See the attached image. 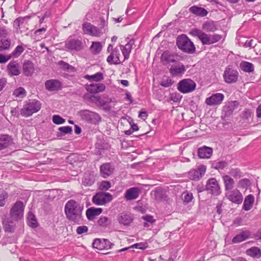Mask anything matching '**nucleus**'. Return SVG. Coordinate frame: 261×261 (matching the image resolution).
Segmentation results:
<instances>
[{"label":"nucleus","instance_id":"nucleus-45","mask_svg":"<svg viewBox=\"0 0 261 261\" xmlns=\"http://www.w3.org/2000/svg\"><path fill=\"white\" fill-rule=\"evenodd\" d=\"M83 99L90 102H95L96 99H99V96H95L89 92L84 94L83 96Z\"/></svg>","mask_w":261,"mask_h":261},{"label":"nucleus","instance_id":"nucleus-10","mask_svg":"<svg viewBox=\"0 0 261 261\" xmlns=\"http://www.w3.org/2000/svg\"><path fill=\"white\" fill-rule=\"evenodd\" d=\"M206 190L214 195H218L221 193L220 187L218 181L215 178H211L207 180L206 185Z\"/></svg>","mask_w":261,"mask_h":261},{"label":"nucleus","instance_id":"nucleus-64","mask_svg":"<svg viewBox=\"0 0 261 261\" xmlns=\"http://www.w3.org/2000/svg\"><path fill=\"white\" fill-rule=\"evenodd\" d=\"M7 197V194L6 193L0 195V206H4L5 205V200Z\"/></svg>","mask_w":261,"mask_h":261},{"label":"nucleus","instance_id":"nucleus-3","mask_svg":"<svg viewBox=\"0 0 261 261\" xmlns=\"http://www.w3.org/2000/svg\"><path fill=\"white\" fill-rule=\"evenodd\" d=\"M176 45L179 49L185 53L193 54L195 51L194 43L186 35L182 34L177 37Z\"/></svg>","mask_w":261,"mask_h":261},{"label":"nucleus","instance_id":"nucleus-55","mask_svg":"<svg viewBox=\"0 0 261 261\" xmlns=\"http://www.w3.org/2000/svg\"><path fill=\"white\" fill-rule=\"evenodd\" d=\"M53 122L56 124H61L65 122V120L60 116L55 115L53 117Z\"/></svg>","mask_w":261,"mask_h":261},{"label":"nucleus","instance_id":"nucleus-46","mask_svg":"<svg viewBox=\"0 0 261 261\" xmlns=\"http://www.w3.org/2000/svg\"><path fill=\"white\" fill-rule=\"evenodd\" d=\"M228 166V163L225 161L214 162L212 167L217 170H223Z\"/></svg>","mask_w":261,"mask_h":261},{"label":"nucleus","instance_id":"nucleus-2","mask_svg":"<svg viewBox=\"0 0 261 261\" xmlns=\"http://www.w3.org/2000/svg\"><path fill=\"white\" fill-rule=\"evenodd\" d=\"M190 34L194 36H196L201 41L203 45H210L220 41L222 36L219 34H207L198 29H193Z\"/></svg>","mask_w":261,"mask_h":261},{"label":"nucleus","instance_id":"nucleus-15","mask_svg":"<svg viewBox=\"0 0 261 261\" xmlns=\"http://www.w3.org/2000/svg\"><path fill=\"white\" fill-rule=\"evenodd\" d=\"M79 114L82 119L87 121L92 122L100 119V117L98 114L88 110H81Z\"/></svg>","mask_w":261,"mask_h":261},{"label":"nucleus","instance_id":"nucleus-5","mask_svg":"<svg viewBox=\"0 0 261 261\" xmlns=\"http://www.w3.org/2000/svg\"><path fill=\"white\" fill-rule=\"evenodd\" d=\"M24 208V205L22 201H16L10 210V217L15 221L21 219L23 216Z\"/></svg>","mask_w":261,"mask_h":261},{"label":"nucleus","instance_id":"nucleus-29","mask_svg":"<svg viewBox=\"0 0 261 261\" xmlns=\"http://www.w3.org/2000/svg\"><path fill=\"white\" fill-rule=\"evenodd\" d=\"M222 179L224 185L225 190L227 192L232 190L234 187V179L228 175H224Z\"/></svg>","mask_w":261,"mask_h":261},{"label":"nucleus","instance_id":"nucleus-38","mask_svg":"<svg viewBox=\"0 0 261 261\" xmlns=\"http://www.w3.org/2000/svg\"><path fill=\"white\" fill-rule=\"evenodd\" d=\"M59 132H58L57 136L58 137H61L66 134H71L72 132V128L71 126H62L58 128Z\"/></svg>","mask_w":261,"mask_h":261},{"label":"nucleus","instance_id":"nucleus-21","mask_svg":"<svg viewBox=\"0 0 261 261\" xmlns=\"http://www.w3.org/2000/svg\"><path fill=\"white\" fill-rule=\"evenodd\" d=\"M85 89L91 94H95L99 92H103L106 89V86L101 83L99 84H91L85 85Z\"/></svg>","mask_w":261,"mask_h":261},{"label":"nucleus","instance_id":"nucleus-57","mask_svg":"<svg viewBox=\"0 0 261 261\" xmlns=\"http://www.w3.org/2000/svg\"><path fill=\"white\" fill-rule=\"evenodd\" d=\"M253 115V114L251 110L249 109H246L242 113V118L244 119L248 120L249 118H251Z\"/></svg>","mask_w":261,"mask_h":261},{"label":"nucleus","instance_id":"nucleus-63","mask_svg":"<svg viewBox=\"0 0 261 261\" xmlns=\"http://www.w3.org/2000/svg\"><path fill=\"white\" fill-rule=\"evenodd\" d=\"M184 201L186 203H189L191 202L193 198V194L191 193H187L186 194H184Z\"/></svg>","mask_w":261,"mask_h":261},{"label":"nucleus","instance_id":"nucleus-16","mask_svg":"<svg viewBox=\"0 0 261 261\" xmlns=\"http://www.w3.org/2000/svg\"><path fill=\"white\" fill-rule=\"evenodd\" d=\"M11 217H6L3 219L2 224L3 228L6 232L13 233L16 229V222Z\"/></svg>","mask_w":261,"mask_h":261},{"label":"nucleus","instance_id":"nucleus-40","mask_svg":"<svg viewBox=\"0 0 261 261\" xmlns=\"http://www.w3.org/2000/svg\"><path fill=\"white\" fill-rule=\"evenodd\" d=\"M102 48L100 42H93L90 46V50L93 54L97 55L100 53Z\"/></svg>","mask_w":261,"mask_h":261},{"label":"nucleus","instance_id":"nucleus-37","mask_svg":"<svg viewBox=\"0 0 261 261\" xmlns=\"http://www.w3.org/2000/svg\"><path fill=\"white\" fill-rule=\"evenodd\" d=\"M85 78L90 81H94L98 82L102 81L103 79V75L101 72H97L93 75H86Z\"/></svg>","mask_w":261,"mask_h":261},{"label":"nucleus","instance_id":"nucleus-62","mask_svg":"<svg viewBox=\"0 0 261 261\" xmlns=\"http://www.w3.org/2000/svg\"><path fill=\"white\" fill-rule=\"evenodd\" d=\"M154 197L156 199H160L162 198V190L160 188H156L153 191Z\"/></svg>","mask_w":261,"mask_h":261},{"label":"nucleus","instance_id":"nucleus-35","mask_svg":"<svg viewBox=\"0 0 261 261\" xmlns=\"http://www.w3.org/2000/svg\"><path fill=\"white\" fill-rule=\"evenodd\" d=\"M241 69L246 72H252L254 71V65L250 62L243 61L240 63Z\"/></svg>","mask_w":261,"mask_h":261},{"label":"nucleus","instance_id":"nucleus-39","mask_svg":"<svg viewBox=\"0 0 261 261\" xmlns=\"http://www.w3.org/2000/svg\"><path fill=\"white\" fill-rule=\"evenodd\" d=\"M10 143V138L8 135L0 136V150L7 147Z\"/></svg>","mask_w":261,"mask_h":261},{"label":"nucleus","instance_id":"nucleus-23","mask_svg":"<svg viewBox=\"0 0 261 261\" xmlns=\"http://www.w3.org/2000/svg\"><path fill=\"white\" fill-rule=\"evenodd\" d=\"M46 89L49 91H58L61 89V83L57 80H48L45 83Z\"/></svg>","mask_w":261,"mask_h":261},{"label":"nucleus","instance_id":"nucleus-33","mask_svg":"<svg viewBox=\"0 0 261 261\" xmlns=\"http://www.w3.org/2000/svg\"><path fill=\"white\" fill-rule=\"evenodd\" d=\"M254 202V196L251 194L248 195L245 198L243 207V209L246 211L251 210L253 206Z\"/></svg>","mask_w":261,"mask_h":261},{"label":"nucleus","instance_id":"nucleus-47","mask_svg":"<svg viewBox=\"0 0 261 261\" xmlns=\"http://www.w3.org/2000/svg\"><path fill=\"white\" fill-rule=\"evenodd\" d=\"M13 94L16 97L23 98L26 95V91L23 88L20 87L16 89Z\"/></svg>","mask_w":261,"mask_h":261},{"label":"nucleus","instance_id":"nucleus-9","mask_svg":"<svg viewBox=\"0 0 261 261\" xmlns=\"http://www.w3.org/2000/svg\"><path fill=\"white\" fill-rule=\"evenodd\" d=\"M83 30L84 34L95 37H100L102 35V29H99L97 27L90 23L85 22L83 24Z\"/></svg>","mask_w":261,"mask_h":261},{"label":"nucleus","instance_id":"nucleus-28","mask_svg":"<svg viewBox=\"0 0 261 261\" xmlns=\"http://www.w3.org/2000/svg\"><path fill=\"white\" fill-rule=\"evenodd\" d=\"M22 70L26 76H31L34 71V66L33 62L30 61H25L22 65Z\"/></svg>","mask_w":261,"mask_h":261},{"label":"nucleus","instance_id":"nucleus-54","mask_svg":"<svg viewBox=\"0 0 261 261\" xmlns=\"http://www.w3.org/2000/svg\"><path fill=\"white\" fill-rule=\"evenodd\" d=\"M111 187V184L109 181H102L100 183L99 189L100 190H108Z\"/></svg>","mask_w":261,"mask_h":261},{"label":"nucleus","instance_id":"nucleus-41","mask_svg":"<svg viewBox=\"0 0 261 261\" xmlns=\"http://www.w3.org/2000/svg\"><path fill=\"white\" fill-rule=\"evenodd\" d=\"M27 219L28 225L30 227L32 228H36L38 226L37 219H36L35 216L33 214L32 212H30L28 213Z\"/></svg>","mask_w":261,"mask_h":261},{"label":"nucleus","instance_id":"nucleus-50","mask_svg":"<svg viewBox=\"0 0 261 261\" xmlns=\"http://www.w3.org/2000/svg\"><path fill=\"white\" fill-rule=\"evenodd\" d=\"M174 83L173 81L170 77L163 78L160 82V85L164 87H171Z\"/></svg>","mask_w":261,"mask_h":261},{"label":"nucleus","instance_id":"nucleus-59","mask_svg":"<svg viewBox=\"0 0 261 261\" xmlns=\"http://www.w3.org/2000/svg\"><path fill=\"white\" fill-rule=\"evenodd\" d=\"M11 58H12L10 54L5 55L1 54H0V63H1V64L6 63Z\"/></svg>","mask_w":261,"mask_h":261},{"label":"nucleus","instance_id":"nucleus-53","mask_svg":"<svg viewBox=\"0 0 261 261\" xmlns=\"http://www.w3.org/2000/svg\"><path fill=\"white\" fill-rule=\"evenodd\" d=\"M229 173L236 178H239L242 176L240 170L238 168L231 169Z\"/></svg>","mask_w":261,"mask_h":261},{"label":"nucleus","instance_id":"nucleus-4","mask_svg":"<svg viewBox=\"0 0 261 261\" xmlns=\"http://www.w3.org/2000/svg\"><path fill=\"white\" fill-rule=\"evenodd\" d=\"M41 107V104L39 101L34 99L26 101L23 107L20 111V114L25 117L31 116L33 113L39 111Z\"/></svg>","mask_w":261,"mask_h":261},{"label":"nucleus","instance_id":"nucleus-44","mask_svg":"<svg viewBox=\"0 0 261 261\" xmlns=\"http://www.w3.org/2000/svg\"><path fill=\"white\" fill-rule=\"evenodd\" d=\"M111 223V220L106 216H101L97 221V224L100 226L107 227Z\"/></svg>","mask_w":261,"mask_h":261},{"label":"nucleus","instance_id":"nucleus-34","mask_svg":"<svg viewBox=\"0 0 261 261\" xmlns=\"http://www.w3.org/2000/svg\"><path fill=\"white\" fill-rule=\"evenodd\" d=\"M189 10L190 12L200 17L205 16L208 13L207 11L204 8L198 7L196 6H192L189 9Z\"/></svg>","mask_w":261,"mask_h":261},{"label":"nucleus","instance_id":"nucleus-56","mask_svg":"<svg viewBox=\"0 0 261 261\" xmlns=\"http://www.w3.org/2000/svg\"><path fill=\"white\" fill-rule=\"evenodd\" d=\"M170 99L173 102H179L181 99V96L179 93H173L170 94Z\"/></svg>","mask_w":261,"mask_h":261},{"label":"nucleus","instance_id":"nucleus-13","mask_svg":"<svg viewBox=\"0 0 261 261\" xmlns=\"http://www.w3.org/2000/svg\"><path fill=\"white\" fill-rule=\"evenodd\" d=\"M92 245L93 248L102 250L111 249L114 245L107 239H96L93 242Z\"/></svg>","mask_w":261,"mask_h":261},{"label":"nucleus","instance_id":"nucleus-12","mask_svg":"<svg viewBox=\"0 0 261 261\" xmlns=\"http://www.w3.org/2000/svg\"><path fill=\"white\" fill-rule=\"evenodd\" d=\"M224 79L227 83H236L238 77V72L237 70L227 68L223 74Z\"/></svg>","mask_w":261,"mask_h":261},{"label":"nucleus","instance_id":"nucleus-52","mask_svg":"<svg viewBox=\"0 0 261 261\" xmlns=\"http://www.w3.org/2000/svg\"><path fill=\"white\" fill-rule=\"evenodd\" d=\"M250 185V180L247 178L241 179L238 184V187L242 188H247Z\"/></svg>","mask_w":261,"mask_h":261},{"label":"nucleus","instance_id":"nucleus-26","mask_svg":"<svg viewBox=\"0 0 261 261\" xmlns=\"http://www.w3.org/2000/svg\"><path fill=\"white\" fill-rule=\"evenodd\" d=\"M133 220V218L129 214L121 213L117 217V221L119 223L125 226L129 225Z\"/></svg>","mask_w":261,"mask_h":261},{"label":"nucleus","instance_id":"nucleus-25","mask_svg":"<svg viewBox=\"0 0 261 261\" xmlns=\"http://www.w3.org/2000/svg\"><path fill=\"white\" fill-rule=\"evenodd\" d=\"M170 74L174 76H181L186 71V68L182 64L172 66L169 69Z\"/></svg>","mask_w":261,"mask_h":261},{"label":"nucleus","instance_id":"nucleus-7","mask_svg":"<svg viewBox=\"0 0 261 261\" xmlns=\"http://www.w3.org/2000/svg\"><path fill=\"white\" fill-rule=\"evenodd\" d=\"M113 199L112 195L107 192H100L96 193L92 198V202L97 205H105Z\"/></svg>","mask_w":261,"mask_h":261},{"label":"nucleus","instance_id":"nucleus-18","mask_svg":"<svg viewBox=\"0 0 261 261\" xmlns=\"http://www.w3.org/2000/svg\"><path fill=\"white\" fill-rule=\"evenodd\" d=\"M224 98L223 94L218 93L206 98L205 102L208 106L218 105L222 102Z\"/></svg>","mask_w":261,"mask_h":261},{"label":"nucleus","instance_id":"nucleus-32","mask_svg":"<svg viewBox=\"0 0 261 261\" xmlns=\"http://www.w3.org/2000/svg\"><path fill=\"white\" fill-rule=\"evenodd\" d=\"M134 40L130 39L124 46H121V49L124 56V60L127 59L129 58V54L132 50V46L134 45Z\"/></svg>","mask_w":261,"mask_h":261},{"label":"nucleus","instance_id":"nucleus-43","mask_svg":"<svg viewBox=\"0 0 261 261\" xmlns=\"http://www.w3.org/2000/svg\"><path fill=\"white\" fill-rule=\"evenodd\" d=\"M112 100L110 98L103 95L102 97L99 96V99H96L95 103L97 106L104 107L106 106L107 103H109Z\"/></svg>","mask_w":261,"mask_h":261},{"label":"nucleus","instance_id":"nucleus-27","mask_svg":"<svg viewBox=\"0 0 261 261\" xmlns=\"http://www.w3.org/2000/svg\"><path fill=\"white\" fill-rule=\"evenodd\" d=\"M198 156L201 159H208L213 153V149L211 147L204 146L198 149Z\"/></svg>","mask_w":261,"mask_h":261},{"label":"nucleus","instance_id":"nucleus-48","mask_svg":"<svg viewBox=\"0 0 261 261\" xmlns=\"http://www.w3.org/2000/svg\"><path fill=\"white\" fill-rule=\"evenodd\" d=\"M24 49L21 45H17L13 52L10 54L11 58H17L19 57L21 53L24 51Z\"/></svg>","mask_w":261,"mask_h":261},{"label":"nucleus","instance_id":"nucleus-60","mask_svg":"<svg viewBox=\"0 0 261 261\" xmlns=\"http://www.w3.org/2000/svg\"><path fill=\"white\" fill-rule=\"evenodd\" d=\"M234 110L235 109L233 107V106L230 104H229L228 106H226L224 108V111H225L226 115H231Z\"/></svg>","mask_w":261,"mask_h":261},{"label":"nucleus","instance_id":"nucleus-51","mask_svg":"<svg viewBox=\"0 0 261 261\" xmlns=\"http://www.w3.org/2000/svg\"><path fill=\"white\" fill-rule=\"evenodd\" d=\"M59 65L61 66V67L64 69L68 71H74L75 68L72 67L71 65H69L68 63H66L63 61H61L59 62Z\"/></svg>","mask_w":261,"mask_h":261},{"label":"nucleus","instance_id":"nucleus-24","mask_svg":"<svg viewBox=\"0 0 261 261\" xmlns=\"http://www.w3.org/2000/svg\"><path fill=\"white\" fill-rule=\"evenodd\" d=\"M140 189L137 187H133L127 189L124 194V198L127 200L137 199L140 194Z\"/></svg>","mask_w":261,"mask_h":261},{"label":"nucleus","instance_id":"nucleus-31","mask_svg":"<svg viewBox=\"0 0 261 261\" xmlns=\"http://www.w3.org/2000/svg\"><path fill=\"white\" fill-rule=\"evenodd\" d=\"M250 236V232L248 230L242 231L240 233L236 235L232 240V243L237 244L241 243L246 239H248Z\"/></svg>","mask_w":261,"mask_h":261},{"label":"nucleus","instance_id":"nucleus-11","mask_svg":"<svg viewBox=\"0 0 261 261\" xmlns=\"http://www.w3.org/2000/svg\"><path fill=\"white\" fill-rule=\"evenodd\" d=\"M205 166L201 165L196 169L190 170L188 173V176L192 180H198L205 174Z\"/></svg>","mask_w":261,"mask_h":261},{"label":"nucleus","instance_id":"nucleus-49","mask_svg":"<svg viewBox=\"0 0 261 261\" xmlns=\"http://www.w3.org/2000/svg\"><path fill=\"white\" fill-rule=\"evenodd\" d=\"M10 46V40L9 39H3L0 42V51L6 50L9 48Z\"/></svg>","mask_w":261,"mask_h":261},{"label":"nucleus","instance_id":"nucleus-22","mask_svg":"<svg viewBox=\"0 0 261 261\" xmlns=\"http://www.w3.org/2000/svg\"><path fill=\"white\" fill-rule=\"evenodd\" d=\"M120 54L118 48L117 47L114 48V50L111 53L108 57L107 61L110 64H119L121 63L120 60Z\"/></svg>","mask_w":261,"mask_h":261},{"label":"nucleus","instance_id":"nucleus-30","mask_svg":"<svg viewBox=\"0 0 261 261\" xmlns=\"http://www.w3.org/2000/svg\"><path fill=\"white\" fill-rule=\"evenodd\" d=\"M102 212L101 208L90 207L86 211V216L89 220H93L95 217L100 215Z\"/></svg>","mask_w":261,"mask_h":261},{"label":"nucleus","instance_id":"nucleus-61","mask_svg":"<svg viewBox=\"0 0 261 261\" xmlns=\"http://www.w3.org/2000/svg\"><path fill=\"white\" fill-rule=\"evenodd\" d=\"M88 228L87 226L83 225L77 227L76 229V233L78 234H82L84 233H86L88 231Z\"/></svg>","mask_w":261,"mask_h":261},{"label":"nucleus","instance_id":"nucleus-8","mask_svg":"<svg viewBox=\"0 0 261 261\" xmlns=\"http://www.w3.org/2000/svg\"><path fill=\"white\" fill-rule=\"evenodd\" d=\"M225 197L231 202L238 204L241 203L243 200L242 193L237 189L226 192Z\"/></svg>","mask_w":261,"mask_h":261},{"label":"nucleus","instance_id":"nucleus-17","mask_svg":"<svg viewBox=\"0 0 261 261\" xmlns=\"http://www.w3.org/2000/svg\"><path fill=\"white\" fill-rule=\"evenodd\" d=\"M114 166L111 163H104L100 167V174L105 178L111 175L114 173Z\"/></svg>","mask_w":261,"mask_h":261},{"label":"nucleus","instance_id":"nucleus-42","mask_svg":"<svg viewBox=\"0 0 261 261\" xmlns=\"http://www.w3.org/2000/svg\"><path fill=\"white\" fill-rule=\"evenodd\" d=\"M247 254L250 256L259 257L261 256L260 250L256 247H253L247 250Z\"/></svg>","mask_w":261,"mask_h":261},{"label":"nucleus","instance_id":"nucleus-6","mask_svg":"<svg viewBox=\"0 0 261 261\" xmlns=\"http://www.w3.org/2000/svg\"><path fill=\"white\" fill-rule=\"evenodd\" d=\"M196 86L194 81L190 79H186L179 82L177 89L182 93H188L195 90Z\"/></svg>","mask_w":261,"mask_h":261},{"label":"nucleus","instance_id":"nucleus-20","mask_svg":"<svg viewBox=\"0 0 261 261\" xmlns=\"http://www.w3.org/2000/svg\"><path fill=\"white\" fill-rule=\"evenodd\" d=\"M65 47L71 50L79 51L83 48V43L81 40L71 39L66 41Z\"/></svg>","mask_w":261,"mask_h":261},{"label":"nucleus","instance_id":"nucleus-36","mask_svg":"<svg viewBox=\"0 0 261 261\" xmlns=\"http://www.w3.org/2000/svg\"><path fill=\"white\" fill-rule=\"evenodd\" d=\"M202 29L206 32H215L217 30L216 24L213 21H206L202 24Z\"/></svg>","mask_w":261,"mask_h":261},{"label":"nucleus","instance_id":"nucleus-19","mask_svg":"<svg viewBox=\"0 0 261 261\" xmlns=\"http://www.w3.org/2000/svg\"><path fill=\"white\" fill-rule=\"evenodd\" d=\"M7 71L10 76H17L20 74L19 65L16 61L10 62L7 66Z\"/></svg>","mask_w":261,"mask_h":261},{"label":"nucleus","instance_id":"nucleus-1","mask_svg":"<svg viewBox=\"0 0 261 261\" xmlns=\"http://www.w3.org/2000/svg\"><path fill=\"white\" fill-rule=\"evenodd\" d=\"M83 206L79 202L71 199L68 201L64 207L66 218L73 224H80L83 220Z\"/></svg>","mask_w":261,"mask_h":261},{"label":"nucleus","instance_id":"nucleus-14","mask_svg":"<svg viewBox=\"0 0 261 261\" xmlns=\"http://www.w3.org/2000/svg\"><path fill=\"white\" fill-rule=\"evenodd\" d=\"M161 59L164 65H167L170 63L176 62L178 59V56L174 53L166 50L162 54Z\"/></svg>","mask_w":261,"mask_h":261},{"label":"nucleus","instance_id":"nucleus-58","mask_svg":"<svg viewBox=\"0 0 261 261\" xmlns=\"http://www.w3.org/2000/svg\"><path fill=\"white\" fill-rule=\"evenodd\" d=\"M107 25H108V23H107V21H106L103 18H101L100 19L99 28H99V29H102L103 31H102V34L103 33H105L107 31Z\"/></svg>","mask_w":261,"mask_h":261}]
</instances>
